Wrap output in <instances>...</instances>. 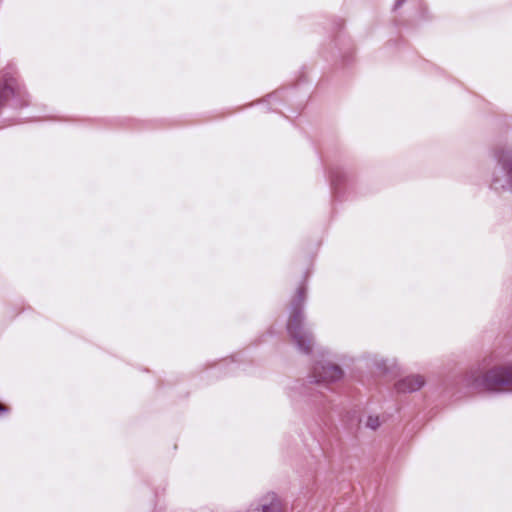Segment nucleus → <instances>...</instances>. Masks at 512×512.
Returning <instances> with one entry per match:
<instances>
[{
	"mask_svg": "<svg viewBox=\"0 0 512 512\" xmlns=\"http://www.w3.org/2000/svg\"><path fill=\"white\" fill-rule=\"evenodd\" d=\"M7 411H8V408L0 403V413H6Z\"/></svg>",
	"mask_w": 512,
	"mask_h": 512,
	"instance_id": "nucleus-9",
	"label": "nucleus"
},
{
	"mask_svg": "<svg viewBox=\"0 0 512 512\" xmlns=\"http://www.w3.org/2000/svg\"><path fill=\"white\" fill-rule=\"evenodd\" d=\"M15 94V80L9 79L4 85H0V104Z\"/></svg>",
	"mask_w": 512,
	"mask_h": 512,
	"instance_id": "nucleus-6",
	"label": "nucleus"
},
{
	"mask_svg": "<svg viewBox=\"0 0 512 512\" xmlns=\"http://www.w3.org/2000/svg\"><path fill=\"white\" fill-rule=\"evenodd\" d=\"M366 426L375 430L380 426V421L378 416H369L366 421Z\"/></svg>",
	"mask_w": 512,
	"mask_h": 512,
	"instance_id": "nucleus-8",
	"label": "nucleus"
},
{
	"mask_svg": "<svg viewBox=\"0 0 512 512\" xmlns=\"http://www.w3.org/2000/svg\"><path fill=\"white\" fill-rule=\"evenodd\" d=\"M250 512H252V511L250 510Z\"/></svg>",
	"mask_w": 512,
	"mask_h": 512,
	"instance_id": "nucleus-10",
	"label": "nucleus"
},
{
	"mask_svg": "<svg viewBox=\"0 0 512 512\" xmlns=\"http://www.w3.org/2000/svg\"><path fill=\"white\" fill-rule=\"evenodd\" d=\"M466 381L469 386L481 391H500L512 386V367H496L485 373L477 367L469 371Z\"/></svg>",
	"mask_w": 512,
	"mask_h": 512,
	"instance_id": "nucleus-1",
	"label": "nucleus"
},
{
	"mask_svg": "<svg viewBox=\"0 0 512 512\" xmlns=\"http://www.w3.org/2000/svg\"><path fill=\"white\" fill-rule=\"evenodd\" d=\"M252 512H286L283 500L274 492H267L251 506Z\"/></svg>",
	"mask_w": 512,
	"mask_h": 512,
	"instance_id": "nucleus-3",
	"label": "nucleus"
},
{
	"mask_svg": "<svg viewBox=\"0 0 512 512\" xmlns=\"http://www.w3.org/2000/svg\"><path fill=\"white\" fill-rule=\"evenodd\" d=\"M425 384V378L419 374L409 375L396 384L398 392L411 393L420 390Z\"/></svg>",
	"mask_w": 512,
	"mask_h": 512,
	"instance_id": "nucleus-5",
	"label": "nucleus"
},
{
	"mask_svg": "<svg viewBox=\"0 0 512 512\" xmlns=\"http://www.w3.org/2000/svg\"><path fill=\"white\" fill-rule=\"evenodd\" d=\"M305 295V288L303 286L298 287L293 300L295 302V308H298L301 305L305 299Z\"/></svg>",
	"mask_w": 512,
	"mask_h": 512,
	"instance_id": "nucleus-7",
	"label": "nucleus"
},
{
	"mask_svg": "<svg viewBox=\"0 0 512 512\" xmlns=\"http://www.w3.org/2000/svg\"><path fill=\"white\" fill-rule=\"evenodd\" d=\"M344 376L342 368L328 360L317 361L310 372V379L317 384H330L341 380Z\"/></svg>",
	"mask_w": 512,
	"mask_h": 512,
	"instance_id": "nucleus-2",
	"label": "nucleus"
},
{
	"mask_svg": "<svg viewBox=\"0 0 512 512\" xmlns=\"http://www.w3.org/2000/svg\"><path fill=\"white\" fill-rule=\"evenodd\" d=\"M287 330L300 351L305 354L312 351V337L304 330L302 322H288Z\"/></svg>",
	"mask_w": 512,
	"mask_h": 512,
	"instance_id": "nucleus-4",
	"label": "nucleus"
}]
</instances>
